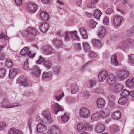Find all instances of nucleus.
<instances>
[{"label": "nucleus", "mask_w": 134, "mask_h": 134, "mask_svg": "<svg viewBox=\"0 0 134 134\" xmlns=\"http://www.w3.org/2000/svg\"><path fill=\"white\" fill-rule=\"evenodd\" d=\"M44 60L45 59L44 58H43L41 56H40L39 57V59L37 61V63L40 64L43 62Z\"/></svg>", "instance_id": "nucleus-60"}, {"label": "nucleus", "mask_w": 134, "mask_h": 134, "mask_svg": "<svg viewBox=\"0 0 134 134\" xmlns=\"http://www.w3.org/2000/svg\"><path fill=\"white\" fill-rule=\"evenodd\" d=\"M43 65L46 68L49 69L51 68L52 66V63L51 61L49 60H46L44 61Z\"/></svg>", "instance_id": "nucleus-38"}, {"label": "nucleus", "mask_w": 134, "mask_h": 134, "mask_svg": "<svg viewBox=\"0 0 134 134\" xmlns=\"http://www.w3.org/2000/svg\"><path fill=\"white\" fill-rule=\"evenodd\" d=\"M21 34L23 37L25 38L27 37L29 35H30L28 29L23 30L21 32Z\"/></svg>", "instance_id": "nucleus-35"}, {"label": "nucleus", "mask_w": 134, "mask_h": 134, "mask_svg": "<svg viewBox=\"0 0 134 134\" xmlns=\"http://www.w3.org/2000/svg\"><path fill=\"white\" fill-rule=\"evenodd\" d=\"M104 129V126L103 125L99 124L97 126L96 131L97 133H101L103 131Z\"/></svg>", "instance_id": "nucleus-28"}, {"label": "nucleus", "mask_w": 134, "mask_h": 134, "mask_svg": "<svg viewBox=\"0 0 134 134\" xmlns=\"http://www.w3.org/2000/svg\"><path fill=\"white\" fill-rule=\"evenodd\" d=\"M41 19L43 20L46 21L49 19L48 15L44 11H42L40 14Z\"/></svg>", "instance_id": "nucleus-21"}, {"label": "nucleus", "mask_w": 134, "mask_h": 134, "mask_svg": "<svg viewBox=\"0 0 134 134\" xmlns=\"http://www.w3.org/2000/svg\"><path fill=\"white\" fill-rule=\"evenodd\" d=\"M51 76V73L50 72H44L42 75V79H44L47 78H50Z\"/></svg>", "instance_id": "nucleus-39"}, {"label": "nucleus", "mask_w": 134, "mask_h": 134, "mask_svg": "<svg viewBox=\"0 0 134 134\" xmlns=\"http://www.w3.org/2000/svg\"><path fill=\"white\" fill-rule=\"evenodd\" d=\"M75 48L76 50H80L81 49L80 45L79 43L76 44H75Z\"/></svg>", "instance_id": "nucleus-58"}, {"label": "nucleus", "mask_w": 134, "mask_h": 134, "mask_svg": "<svg viewBox=\"0 0 134 134\" xmlns=\"http://www.w3.org/2000/svg\"><path fill=\"white\" fill-rule=\"evenodd\" d=\"M129 73L127 71L120 70L117 72L116 77L119 81L123 80L129 77Z\"/></svg>", "instance_id": "nucleus-2"}, {"label": "nucleus", "mask_w": 134, "mask_h": 134, "mask_svg": "<svg viewBox=\"0 0 134 134\" xmlns=\"http://www.w3.org/2000/svg\"><path fill=\"white\" fill-rule=\"evenodd\" d=\"M97 3L92 1L91 3H88L87 5L88 7L91 8H94L96 6V4Z\"/></svg>", "instance_id": "nucleus-42"}, {"label": "nucleus", "mask_w": 134, "mask_h": 134, "mask_svg": "<svg viewBox=\"0 0 134 134\" xmlns=\"http://www.w3.org/2000/svg\"><path fill=\"white\" fill-rule=\"evenodd\" d=\"M30 35H32L34 36H35L37 32V29L34 28H31L28 29Z\"/></svg>", "instance_id": "nucleus-36"}, {"label": "nucleus", "mask_w": 134, "mask_h": 134, "mask_svg": "<svg viewBox=\"0 0 134 134\" xmlns=\"http://www.w3.org/2000/svg\"><path fill=\"white\" fill-rule=\"evenodd\" d=\"M71 93L74 94L77 92L79 90L78 85L75 83H73L71 85Z\"/></svg>", "instance_id": "nucleus-25"}, {"label": "nucleus", "mask_w": 134, "mask_h": 134, "mask_svg": "<svg viewBox=\"0 0 134 134\" xmlns=\"http://www.w3.org/2000/svg\"><path fill=\"white\" fill-rule=\"evenodd\" d=\"M123 44L125 47L130 46L131 45H134V40H127L123 42Z\"/></svg>", "instance_id": "nucleus-26"}, {"label": "nucleus", "mask_w": 134, "mask_h": 134, "mask_svg": "<svg viewBox=\"0 0 134 134\" xmlns=\"http://www.w3.org/2000/svg\"><path fill=\"white\" fill-rule=\"evenodd\" d=\"M41 71V69L38 66H35L32 69V73L34 76L36 77H38L40 75Z\"/></svg>", "instance_id": "nucleus-10"}, {"label": "nucleus", "mask_w": 134, "mask_h": 134, "mask_svg": "<svg viewBox=\"0 0 134 134\" xmlns=\"http://www.w3.org/2000/svg\"><path fill=\"white\" fill-rule=\"evenodd\" d=\"M83 47L84 49L85 50H88L90 49L89 45L86 42H85L83 43Z\"/></svg>", "instance_id": "nucleus-48"}, {"label": "nucleus", "mask_w": 134, "mask_h": 134, "mask_svg": "<svg viewBox=\"0 0 134 134\" xmlns=\"http://www.w3.org/2000/svg\"><path fill=\"white\" fill-rule=\"evenodd\" d=\"M111 63L114 66H116L118 65V62L117 60V57L116 55H113L111 58Z\"/></svg>", "instance_id": "nucleus-22"}, {"label": "nucleus", "mask_w": 134, "mask_h": 134, "mask_svg": "<svg viewBox=\"0 0 134 134\" xmlns=\"http://www.w3.org/2000/svg\"><path fill=\"white\" fill-rule=\"evenodd\" d=\"M129 94V91L126 89L124 90L122 92V95L124 96H127Z\"/></svg>", "instance_id": "nucleus-52"}, {"label": "nucleus", "mask_w": 134, "mask_h": 134, "mask_svg": "<svg viewBox=\"0 0 134 134\" xmlns=\"http://www.w3.org/2000/svg\"><path fill=\"white\" fill-rule=\"evenodd\" d=\"M20 106V105L17 103H15L13 104H10L7 100L4 99L3 100L2 104L0 106V107L1 108H8Z\"/></svg>", "instance_id": "nucleus-3"}, {"label": "nucleus", "mask_w": 134, "mask_h": 134, "mask_svg": "<svg viewBox=\"0 0 134 134\" xmlns=\"http://www.w3.org/2000/svg\"><path fill=\"white\" fill-rule=\"evenodd\" d=\"M17 81L20 83L21 85L22 86L25 87L27 85L26 79L25 77L23 76H20L18 79Z\"/></svg>", "instance_id": "nucleus-13"}, {"label": "nucleus", "mask_w": 134, "mask_h": 134, "mask_svg": "<svg viewBox=\"0 0 134 134\" xmlns=\"http://www.w3.org/2000/svg\"><path fill=\"white\" fill-rule=\"evenodd\" d=\"M5 56V54L3 52L0 53V60H4Z\"/></svg>", "instance_id": "nucleus-59"}, {"label": "nucleus", "mask_w": 134, "mask_h": 134, "mask_svg": "<svg viewBox=\"0 0 134 134\" xmlns=\"http://www.w3.org/2000/svg\"><path fill=\"white\" fill-rule=\"evenodd\" d=\"M103 24L106 25H108L109 23V19L107 17H105L103 21Z\"/></svg>", "instance_id": "nucleus-54"}, {"label": "nucleus", "mask_w": 134, "mask_h": 134, "mask_svg": "<svg viewBox=\"0 0 134 134\" xmlns=\"http://www.w3.org/2000/svg\"><path fill=\"white\" fill-rule=\"evenodd\" d=\"M74 36L76 40H79V38L77 34L76 31H74L71 32H67L65 34V41H68L70 38H72L73 36Z\"/></svg>", "instance_id": "nucleus-5"}, {"label": "nucleus", "mask_w": 134, "mask_h": 134, "mask_svg": "<svg viewBox=\"0 0 134 134\" xmlns=\"http://www.w3.org/2000/svg\"><path fill=\"white\" fill-rule=\"evenodd\" d=\"M80 115L82 118H88L90 115L89 110L84 107L81 108L80 110Z\"/></svg>", "instance_id": "nucleus-4"}, {"label": "nucleus", "mask_w": 134, "mask_h": 134, "mask_svg": "<svg viewBox=\"0 0 134 134\" xmlns=\"http://www.w3.org/2000/svg\"><path fill=\"white\" fill-rule=\"evenodd\" d=\"M112 116L114 119L115 120H118L120 118L121 114L119 111H117L112 113Z\"/></svg>", "instance_id": "nucleus-29"}, {"label": "nucleus", "mask_w": 134, "mask_h": 134, "mask_svg": "<svg viewBox=\"0 0 134 134\" xmlns=\"http://www.w3.org/2000/svg\"><path fill=\"white\" fill-rule=\"evenodd\" d=\"M91 118L92 120L94 121H97L99 120L101 118L99 112H97L92 115Z\"/></svg>", "instance_id": "nucleus-23"}, {"label": "nucleus", "mask_w": 134, "mask_h": 134, "mask_svg": "<svg viewBox=\"0 0 134 134\" xmlns=\"http://www.w3.org/2000/svg\"><path fill=\"white\" fill-rule=\"evenodd\" d=\"M43 115L44 117L49 121L51 120V117L50 113L48 111H44L43 113Z\"/></svg>", "instance_id": "nucleus-31"}, {"label": "nucleus", "mask_w": 134, "mask_h": 134, "mask_svg": "<svg viewBox=\"0 0 134 134\" xmlns=\"http://www.w3.org/2000/svg\"><path fill=\"white\" fill-rule=\"evenodd\" d=\"M53 42L57 47H59L62 44V42L58 40L57 39L53 40Z\"/></svg>", "instance_id": "nucleus-41"}, {"label": "nucleus", "mask_w": 134, "mask_h": 134, "mask_svg": "<svg viewBox=\"0 0 134 134\" xmlns=\"http://www.w3.org/2000/svg\"><path fill=\"white\" fill-rule=\"evenodd\" d=\"M83 97H88L89 95V94L88 92L86 91H84L82 92Z\"/></svg>", "instance_id": "nucleus-56"}, {"label": "nucleus", "mask_w": 134, "mask_h": 134, "mask_svg": "<svg viewBox=\"0 0 134 134\" xmlns=\"http://www.w3.org/2000/svg\"><path fill=\"white\" fill-rule=\"evenodd\" d=\"M99 113H100L101 118L102 117L104 118H106L109 115V114H106L104 112H99Z\"/></svg>", "instance_id": "nucleus-55"}, {"label": "nucleus", "mask_w": 134, "mask_h": 134, "mask_svg": "<svg viewBox=\"0 0 134 134\" xmlns=\"http://www.w3.org/2000/svg\"><path fill=\"white\" fill-rule=\"evenodd\" d=\"M64 93H62V94L59 96H56L55 97L56 98V100L58 101H59V100L61 99L62 97L64 96Z\"/></svg>", "instance_id": "nucleus-64"}, {"label": "nucleus", "mask_w": 134, "mask_h": 134, "mask_svg": "<svg viewBox=\"0 0 134 134\" xmlns=\"http://www.w3.org/2000/svg\"><path fill=\"white\" fill-rule=\"evenodd\" d=\"M116 81V78L114 75H109L107 79V82L108 84L110 85H113L115 82Z\"/></svg>", "instance_id": "nucleus-15"}, {"label": "nucleus", "mask_w": 134, "mask_h": 134, "mask_svg": "<svg viewBox=\"0 0 134 134\" xmlns=\"http://www.w3.org/2000/svg\"><path fill=\"white\" fill-rule=\"evenodd\" d=\"M92 43L94 46L99 47L101 46L100 41L96 38L94 39L92 41Z\"/></svg>", "instance_id": "nucleus-30"}, {"label": "nucleus", "mask_w": 134, "mask_h": 134, "mask_svg": "<svg viewBox=\"0 0 134 134\" xmlns=\"http://www.w3.org/2000/svg\"><path fill=\"white\" fill-rule=\"evenodd\" d=\"M6 126V123L3 122H0V131L3 130Z\"/></svg>", "instance_id": "nucleus-44"}, {"label": "nucleus", "mask_w": 134, "mask_h": 134, "mask_svg": "<svg viewBox=\"0 0 134 134\" xmlns=\"http://www.w3.org/2000/svg\"><path fill=\"white\" fill-rule=\"evenodd\" d=\"M6 71V70L4 68L0 69V77H2L4 76Z\"/></svg>", "instance_id": "nucleus-46"}, {"label": "nucleus", "mask_w": 134, "mask_h": 134, "mask_svg": "<svg viewBox=\"0 0 134 134\" xmlns=\"http://www.w3.org/2000/svg\"><path fill=\"white\" fill-rule=\"evenodd\" d=\"M22 0H15L16 4L18 5H20L22 4Z\"/></svg>", "instance_id": "nucleus-63"}, {"label": "nucleus", "mask_w": 134, "mask_h": 134, "mask_svg": "<svg viewBox=\"0 0 134 134\" xmlns=\"http://www.w3.org/2000/svg\"><path fill=\"white\" fill-rule=\"evenodd\" d=\"M107 100L110 102H113L115 100V98L113 95H110L107 97Z\"/></svg>", "instance_id": "nucleus-43"}, {"label": "nucleus", "mask_w": 134, "mask_h": 134, "mask_svg": "<svg viewBox=\"0 0 134 134\" xmlns=\"http://www.w3.org/2000/svg\"><path fill=\"white\" fill-rule=\"evenodd\" d=\"M90 57L93 58H95L97 56L96 54L92 51L90 52Z\"/></svg>", "instance_id": "nucleus-62"}, {"label": "nucleus", "mask_w": 134, "mask_h": 134, "mask_svg": "<svg viewBox=\"0 0 134 134\" xmlns=\"http://www.w3.org/2000/svg\"><path fill=\"white\" fill-rule=\"evenodd\" d=\"M24 69L26 70H30L31 68L28 66V61H26L24 63Z\"/></svg>", "instance_id": "nucleus-45"}, {"label": "nucleus", "mask_w": 134, "mask_h": 134, "mask_svg": "<svg viewBox=\"0 0 134 134\" xmlns=\"http://www.w3.org/2000/svg\"><path fill=\"white\" fill-rule=\"evenodd\" d=\"M127 101V99L126 97H122L119 99L118 100L119 103L121 105L125 104Z\"/></svg>", "instance_id": "nucleus-37"}, {"label": "nucleus", "mask_w": 134, "mask_h": 134, "mask_svg": "<svg viewBox=\"0 0 134 134\" xmlns=\"http://www.w3.org/2000/svg\"><path fill=\"white\" fill-rule=\"evenodd\" d=\"M97 23L95 22L93 20H91L89 22V26L90 28H94L95 27Z\"/></svg>", "instance_id": "nucleus-40"}, {"label": "nucleus", "mask_w": 134, "mask_h": 134, "mask_svg": "<svg viewBox=\"0 0 134 134\" xmlns=\"http://www.w3.org/2000/svg\"><path fill=\"white\" fill-rule=\"evenodd\" d=\"M130 62L134 64V55L130 54L128 55Z\"/></svg>", "instance_id": "nucleus-47"}, {"label": "nucleus", "mask_w": 134, "mask_h": 134, "mask_svg": "<svg viewBox=\"0 0 134 134\" xmlns=\"http://www.w3.org/2000/svg\"><path fill=\"white\" fill-rule=\"evenodd\" d=\"M123 86L121 84L116 85L114 87V91L115 92L118 93L121 91L123 89Z\"/></svg>", "instance_id": "nucleus-27"}, {"label": "nucleus", "mask_w": 134, "mask_h": 134, "mask_svg": "<svg viewBox=\"0 0 134 134\" xmlns=\"http://www.w3.org/2000/svg\"><path fill=\"white\" fill-rule=\"evenodd\" d=\"M63 109L60 105L58 103H56L55 105L54 109V111L56 114H57L59 111H63Z\"/></svg>", "instance_id": "nucleus-24"}, {"label": "nucleus", "mask_w": 134, "mask_h": 134, "mask_svg": "<svg viewBox=\"0 0 134 134\" xmlns=\"http://www.w3.org/2000/svg\"><path fill=\"white\" fill-rule=\"evenodd\" d=\"M33 120L32 119H30L28 121V125L29 130L30 131V133H31V125Z\"/></svg>", "instance_id": "nucleus-50"}, {"label": "nucleus", "mask_w": 134, "mask_h": 134, "mask_svg": "<svg viewBox=\"0 0 134 134\" xmlns=\"http://www.w3.org/2000/svg\"><path fill=\"white\" fill-rule=\"evenodd\" d=\"M27 9L30 12L34 13L36 11L37 6V5L33 3H29L27 6Z\"/></svg>", "instance_id": "nucleus-9"}, {"label": "nucleus", "mask_w": 134, "mask_h": 134, "mask_svg": "<svg viewBox=\"0 0 134 134\" xmlns=\"http://www.w3.org/2000/svg\"><path fill=\"white\" fill-rule=\"evenodd\" d=\"M20 53L21 55L24 56L27 55L31 58L33 57L35 55V53L32 54L31 52L29 51L26 47L24 48L20 51Z\"/></svg>", "instance_id": "nucleus-6"}, {"label": "nucleus", "mask_w": 134, "mask_h": 134, "mask_svg": "<svg viewBox=\"0 0 134 134\" xmlns=\"http://www.w3.org/2000/svg\"><path fill=\"white\" fill-rule=\"evenodd\" d=\"M106 33V28L104 27L101 26L98 29L97 32V35L99 38H102L104 37Z\"/></svg>", "instance_id": "nucleus-8"}, {"label": "nucleus", "mask_w": 134, "mask_h": 134, "mask_svg": "<svg viewBox=\"0 0 134 134\" xmlns=\"http://www.w3.org/2000/svg\"><path fill=\"white\" fill-rule=\"evenodd\" d=\"M47 130L46 127L41 123L38 124L37 126V131L38 133H42Z\"/></svg>", "instance_id": "nucleus-12"}, {"label": "nucleus", "mask_w": 134, "mask_h": 134, "mask_svg": "<svg viewBox=\"0 0 134 134\" xmlns=\"http://www.w3.org/2000/svg\"><path fill=\"white\" fill-rule=\"evenodd\" d=\"M6 65L8 67H10L13 66V63L11 60H8L6 61Z\"/></svg>", "instance_id": "nucleus-49"}, {"label": "nucleus", "mask_w": 134, "mask_h": 134, "mask_svg": "<svg viewBox=\"0 0 134 134\" xmlns=\"http://www.w3.org/2000/svg\"><path fill=\"white\" fill-rule=\"evenodd\" d=\"M97 103L98 107L99 108L103 107L105 104V101L102 98H99L97 99Z\"/></svg>", "instance_id": "nucleus-20"}, {"label": "nucleus", "mask_w": 134, "mask_h": 134, "mask_svg": "<svg viewBox=\"0 0 134 134\" xmlns=\"http://www.w3.org/2000/svg\"><path fill=\"white\" fill-rule=\"evenodd\" d=\"M123 20L122 18L119 15L116 16L114 18L113 23L116 26H119Z\"/></svg>", "instance_id": "nucleus-11"}, {"label": "nucleus", "mask_w": 134, "mask_h": 134, "mask_svg": "<svg viewBox=\"0 0 134 134\" xmlns=\"http://www.w3.org/2000/svg\"><path fill=\"white\" fill-rule=\"evenodd\" d=\"M69 119V117L66 113H65L64 115L61 116V119L62 122L64 123L67 122Z\"/></svg>", "instance_id": "nucleus-33"}, {"label": "nucleus", "mask_w": 134, "mask_h": 134, "mask_svg": "<svg viewBox=\"0 0 134 134\" xmlns=\"http://www.w3.org/2000/svg\"><path fill=\"white\" fill-rule=\"evenodd\" d=\"M126 85L130 87H134V78L133 77H130L126 82Z\"/></svg>", "instance_id": "nucleus-18"}, {"label": "nucleus", "mask_w": 134, "mask_h": 134, "mask_svg": "<svg viewBox=\"0 0 134 134\" xmlns=\"http://www.w3.org/2000/svg\"><path fill=\"white\" fill-rule=\"evenodd\" d=\"M109 54L108 52H105L103 54V57L104 59H108L109 58Z\"/></svg>", "instance_id": "nucleus-51"}, {"label": "nucleus", "mask_w": 134, "mask_h": 134, "mask_svg": "<svg viewBox=\"0 0 134 134\" xmlns=\"http://www.w3.org/2000/svg\"><path fill=\"white\" fill-rule=\"evenodd\" d=\"M113 12V10L111 8H109L106 11V14L108 15H110Z\"/></svg>", "instance_id": "nucleus-61"}, {"label": "nucleus", "mask_w": 134, "mask_h": 134, "mask_svg": "<svg viewBox=\"0 0 134 134\" xmlns=\"http://www.w3.org/2000/svg\"><path fill=\"white\" fill-rule=\"evenodd\" d=\"M4 38V40H7L8 38V37L7 35H5L3 34H1L0 35V39Z\"/></svg>", "instance_id": "nucleus-57"}, {"label": "nucleus", "mask_w": 134, "mask_h": 134, "mask_svg": "<svg viewBox=\"0 0 134 134\" xmlns=\"http://www.w3.org/2000/svg\"><path fill=\"white\" fill-rule=\"evenodd\" d=\"M90 83V87L92 88L96 84V81L93 80H91L89 81Z\"/></svg>", "instance_id": "nucleus-53"}, {"label": "nucleus", "mask_w": 134, "mask_h": 134, "mask_svg": "<svg viewBox=\"0 0 134 134\" xmlns=\"http://www.w3.org/2000/svg\"><path fill=\"white\" fill-rule=\"evenodd\" d=\"M108 75V73L106 71L103 70L99 72V73L98 79L100 82H103L106 79Z\"/></svg>", "instance_id": "nucleus-7"}, {"label": "nucleus", "mask_w": 134, "mask_h": 134, "mask_svg": "<svg viewBox=\"0 0 134 134\" xmlns=\"http://www.w3.org/2000/svg\"><path fill=\"white\" fill-rule=\"evenodd\" d=\"M9 134H23L22 131L18 130L15 127H12L10 128L8 131Z\"/></svg>", "instance_id": "nucleus-14"}, {"label": "nucleus", "mask_w": 134, "mask_h": 134, "mask_svg": "<svg viewBox=\"0 0 134 134\" xmlns=\"http://www.w3.org/2000/svg\"><path fill=\"white\" fill-rule=\"evenodd\" d=\"M102 14V13L99 10L96 9L94 12V16L95 18L98 19Z\"/></svg>", "instance_id": "nucleus-34"}, {"label": "nucleus", "mask_w": 134, "mask_h": 134, "mask_svg": "<svg viewBox=\"0 0 134 134\" xmlns=\"http://www.w3.org/2000/svg\"><path fill=\"white\" fill-rule=\"evenodd\" d=\"M17 72V70L14 68L11 69L9 71V76L11 79L14 78L16 75Z\"/></svg>", "instance_id": "nucleus-19"}, {"label": "nucleus", "mask_w": 134, "mask_h": 134, "mask_svg": "<svg viewBox=\"0 0 134 134\" xmlns=\"http://www.w3.org/2000/svg\"><path fill=\"white\" fill-rule=\"evenodd\" d=\"M93 126L89 123L84 124L83 123H79L77 125V129L78 131L81 133V134H83L85 133L88 134L86 132H85L87 129H91L92 128Z\"/></svg>", "instance_id": "nucleus-1"}, {"label": "nucleus", "mask_w": 134, "mask_h": 134, "mask_svg": "<svg viewBox=\"0 0 134 134\" xmlns=\"http://www.w3.org/2000/svg\"><path fill=\"white\" fill-rule=\"evenodd\" d=\"M49 26L48 24L47 23H44L41 24L40 26V29L42 32L45 33L49 29Z\"/></svg>", "instance_id": "nucleus-16"}, {"label": "nucleus", "mask_w": 134, "mask_h": 134, "mask_svg": "<svg viewBox=\"0 0 134 134\" xmlns=\"http://www.w3.org/2000/svg\"><path fill=\"white\" fill-rule=\"evenodd\" d=\"M44 50V52L47 55H51L53 52L52 48L50 46H47L45 47Z\"/></svg>", "instance_id": "nucleus-17"}, {"label": "nucleus", "mask_w": 134, "mask_h": 134, "mask_svg": "<svg viewBox=\"0 0 134 134\" xmlns=\"http://www.w3.org/2000/svg\"><path fill=\"white\" fill-rule=\"evenodd\" d=\"M80 32L83 38L84 39L87 38L88 36L86 31L84 28H81L80 30Z\"/></svg>", "instance_id": "nucleus-32"}]
</instances>
